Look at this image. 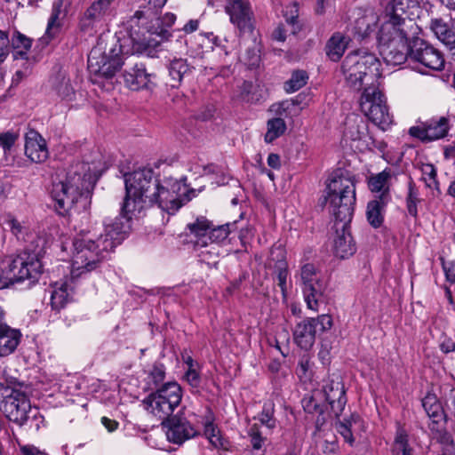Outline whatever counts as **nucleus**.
Instances as JSON below:
<instances>
[{"mask_svg":"<svg viewBox=\"0 0 455 455\" xmlns=\"http://www.w3.org/2000/svg\"><path fill=\"white\" fill-rule=\"evenodd\" d=\"M21 333L9 325H0V357L12 354L20 342Z\"/></svg>","mask_w":455,"mask_h":455,"instance_id":"30","label":"nucleus"},{"mask_svg":"<svg viewBox=\"0 0 455 455\" xmlns=\"http://www.w3.org/2000/svg\"><path fill=\"white\" fill-rule=\"evenodd\" d=\"M124 65L123 59H88V70L96 77L111 78Z\"/></svg>","mask_w":455,"mask_h":455,"instance_id":"23","label":"nucleus"},{"mask_svg":"<svg viewBox=\"0 0 455 455\" xmlns=\"http://www.w3.org/2000/svg\"><path fill=\"white\" fill-rule=\"evenodd\" d=\"M151 381L156 385L162 383L165 378V368L163 364H156L149 373Z\"/></svg>","mask_w":455,"mask_h":455,"instance_id":"60","label":"nucleus"},{"mask_svg":"<svg viewBox=\"0 0 455 455\" xmlns=\"http://www.w3.org/2000/svg\"><path fill=\"white\" fill-rule=\"evenodd\" d=\"M163 425L167 428L166 436L168 441L177 444L183 443L197 433L186 419L177 416L171 418Z\"/></svg>","mask_w":455,"mask_h":455,"instance_id":"17","label":"nucleus"},{"mask_svg":"<svg viewBox=\"0 0 455 455\" xmlns=\"http://www.w3.org/2000/svg\"><path fill=\"white\" fill-rule=\"evenodd\" d=\"M211 221L205 217H198L192 223H188L187 228L189 231L190 235H193L195 239L192 242L197 250L208 248V236L211 229Z\"/></svg>","mask_w":455,"mask_h":455,"instance_id":"28","label":"nucleus"},{"mask_svg":"<svg viewBox=\"0 0 455 455\" xmlns=\"http://www.w3.org/2000/svg\"><path fill=\"white\" fill-rule=\"evenodd\" d=\"M50 82L57 94L62 99L70 98L73 94V88L65 72H58L56 76L51 77Z\"/></svg>","mask_w":455,"mask_h":455,"instance_id":"39","label":"nucleus"},{"mask_svg":"<svg viewBox=\"0 0 455 455\" xmlns=\"http://www.w3.org/2000/svg\"><path fill=\"white\" fill-rule=\"evenodd\" d=\"M22 455H48L46 452L39 450L34 445H23L20 447Z\"/></svg>","mask_w":455,"mask_h":455,"instance_id":"64","label":"nucleus"},{"mask_svg":"<svg viewBox=\"0 0 455 455\" xmlns=\"http://www.w3.org/2000/svg\"><path fill=\"white\" fill-rule=\"evenodd\" d=\"M284 17L286 22L292 27L291 32L295 33V26L298 23L299 17V4L297 3H292L287 5L284 10Z\"/></svg>","mask_w":455,"mask_h":455,"instance_id":"53","label":"nucleus"},{"mask_svg":"<svg viewBox=\"0 0 455 455\" xmlns=\"http://www.w3.org/2000/svg\"><path fill=\"white\" fill-rule=\"evenodd\" d=\"M336 429L343 436L347 443H348L350 445H353L355 439L351 431V421H337Z\"/></svg>","mask_w":455,"mask_h":455,"instance_id":"54","label":"nucleus"},{"mask_svg":"<svg viewBox=\"0 0 455 455\" xmlns=\"http://www.w3.org/2000/svg\"><path fill=\"white\" fill-rule=\"evenodd\" d=\"M158 179L150 168H143L124 175L126 195L121 208V214L130 226V220L148 206Z\"/></svg>","mask_w":455,"mask_h":455,"instance_id":"4","label":"nucleus"},{"mask_svg":"<svg viewBox=\"0 0 455 455\" xmlns=\"http://www.w3.org/2000/svg\"><path fill=\"white\" fill-rule=\"evenodd\" d=\"M380 59H345L342 71L347 84L355 90L363 85L377 84L378 78L382 76Z\"/></svg>","mask_w":455,"mask_h":455,"instance_id":"9","label":"nucleus"},{"mask_svg":"<svg viewBox=\"0 0 455 455\" xmlns=\"http://www.w3.org/2000/svg\"><path fill=\"white\" fill-rule=\"evenodd\" d=\"M188 188L182 180L171 176L158 179L148 206L157 204L163 211L174 214L184 204L189 201Z\"/></svg>","mask_w":455,"mask_h":455,"instance_id":"7","label":"nucleus"},{"mask_svg":"<svg viewBox=\"0 0 455 455\" xmlns=\"http://www.w3.org/2000/svg\"><path fill=\"white\" fill-rule=\"evenodd\" d=\"M4 228L10 229V231L18 238L24 239L28 228L18 221L12 215H8L4 221Z\"/></svg>","mask_w":455,"mask_h":455,"instance_id":"49","label":"nucleus"},{"mask_svg":"<svg viewBox=\"0 0 455 455\" xmlns=\"http://www.w3.org/2000/svg\"><path fill=\"white\" fill-rule=\"evenodd\" d=\"M168 70L172 80L174 82L171 86L177 87L181 82L183 76L189 71V66L186 59H172Z\"/></svg>","mask_w":455,"mask_h":455,"instance_id":"42","label":"nucleus"},{"mask_svg":"<svg viewBox=\"0 0 455 455\" xmlns=\"http://www.w3.org/2000/svg\"><path fill=\"white\" fill-rule=\"evenodd\" d=\"M24 60L20 66V68H17L13 76L12 83L19 84L22 79L28 76L32 69V63L29 61V59H21Z\"/></svg>","mask_w":455,"mask_h":455,"instance_id":"58","label":"nucleus"},{"mask_svg":"<svg viewBox=\"0 0 455 455\" xmlns=\"http://www.w3.org/2000/svg\"><path fill=\"white\" fill-rule=\"evenodd\" d=\"M6 417L20 426L28 420L29 403L25 395H18L17 397L9 396L4 405Z\"/></svg>","mask_w":455,"mask_h":455,"instance_id":"22","label":"nucleus"},{"mask_svg":"<svg viewBox=\"0 0 455 455\" xmlns=\"http://www.w3.org/2000/svg\"><path fill=\"white\" fill-rule=\"evenodd\" d=\"M25 155L34 163H43L49 156L45 140L35 130L25 134Z\"/></svg>","mask_w":455,"mask_h":455,"instance_id":"19","label":"nucleus"},{"mask_svg":"<svg viewBox=\"0 0 455 455\" xmlns=\"http://www.w3.org/2000/svg\"><path fill=\"white\" fill-rule=\"evenodd\" d=\"M308 79V76L304 70H296L291 74V78L285 82L284 90L286 92H294L302 88Z\"/></svg>","mask_w":455,"mask_h":455,"instance_id":"47","label":"nucleus"},{"mask_svg":"<svg viewBox=\"0 0 455 455\" xmlns=\"http://www.w3.org/2000/svg\"><path fill=\"white\" fill-rule=\"evenodd\" d=\"M10 42L12 48L20 55L26 54L32 45V39L18 30L12 33Z\"/></svg>","mask_w":455,"mask_h":455,"instance_id":"48","label":"nucleus"},{"mask_svg":"<svg viewBox=\"0 0 455 455\" xmlns=\"http://www.w3.org/2000/svg\"><path fill=\"white\" fill-rule=\"evenodd\" d=\"M387 201H386V195L379 196V200H373L368 203L366 217L368 222L373 228H379L383 222L382 210Z\"/></svg>","mask_w":455,"mask_h":455,"instance_id":"36","label":"nucleus"},{"mask_svg":"<svg viewBox=\"0 0 455 455\" xmlns=\"http://www.w3.org/2000/svg\"><path fill=\"white\" fill-rule=\"evenodd\" d=\"M131 40L132 41V52H131L132 55L133 54H147V55H150L151 54V48L154 47L155 45H151L149 43H146V42H140V41H137L136 39L134 38H131ZM121 53L122 54H130L129 52H124V51H121Z\"/></svg>","mask_w":455,"mask_h":455,"instance_id":"56","label":"nucleus"},{"mask_svg":"<svg viewBox=\"0 0 455 455\" xmlns=\"http://www.w3.org/2000/svg\"><path fill=\"white\" fill-rule=\"evenodd\" d=\"M340 230L337 228L336 236L333 242V252L336 257L346 259L355 252V244L353 241L350 232L347 229V224L341 222Z\"/></svg>","mask_w":455,"mask_h":455,"instance_id":"26","label":"nucleus"},{"mask_svg":"<svg viewBox=\"0 0 455 455\" xmlns=\"http://www.w3.org/2000/svg\"><path fill=\"white\" fill-rule=\"evenodd\" d=\"M108 42L103 38H100L97 44L92 49L91 54L92 57H119L120 52H116L113 47H109L107 51Z\"/></svg>","mask_w":455,"mask_h":455,"instance_id":"50","label":"nucleus"},{"mask_svg":"<svg viewBox=\"0 0 455 455\" xmlns=\"http://www.w3.org/2000/svg\"><path fill=\"white\" fill-rule=\"evenodd\" d=\"M419 196V188L411 180L408 183V191L405 197V203L409 215L415 219L418 217V205L422 201Z\"/></svg>","mask_w":455,"mask_h":455,"instance_id":"41","label":"nucleus"},{"mask_svg":"<svg viewBox=\"0 0 455 455\" xmlns=\"http://www.w3.org/2000/svg\"><path fill=\"white\" fill-rule=\"evenodd\" d=\"M124 218H107L101 231L83 230L73 240L72 279L96 269L130 230Z\"/></svg>","mask_w":455,"mask_h":455,"instance_id":"1","label":"nucleus"},{"mask_svg":"<svg viewBox=\"0 0 455 455\" xmlns=\"http://www.w3.org/2000/svg\"><path fill=\"white\" fill-rule=\"evenodd\" d=\"M331 325L332 321L328 315L306 319L296 325L293 339L301 349L308 350L313 347L316 334L331 329Z\"/></svg>","mask_w":455,"mask_h":455,"instance_id":"12","label":"nucleus"},{"mask_svg":"<svg viewBox=\"0 0 455 455\" xmlns=\"http://www.w3.org/2000/svg\"><path fill=\"white\" fill-rule=\"evenodd\" d=\"M312 366L313 363L311 362L308 355H305L301 356L296 369V373L299 378L305 381L310 379L313 373Z\"/></svg>","mask_w":455,"mask_h":455,"instance_id":"51","label":"nucleus"},{"mask_svg":"<svg viewBox=\"0 0 455 455\" xmlns=\"http://www.w3.org/2000/svg\"><path fill=\"white\" fill-rule=\"evenodd\" d=\"M449 131V120L444 117L431 119L421 125L412 126L409 133L424 142L440 140L445 137Z\"/></svg>","mask_w":455,"mask_h":455,"instance_id":"15","label":"nucleus"},{"mask_svg":"<svg viewBox=\"0 0 455 455\" xmlns=\"http://www.w3.org/2000/svg\"><path fill=\"white\" fill-rule=\"evenodd\" d=\"M226 12L229 16L230 22L241 33L251 32L253 29V12L248 0H240L227 4Z\"/></svg>","mask_w":455,"mask_h":455,"instance_id":"13","label":"nucleus"},{"mask_svg":"<svg viewBox=\"0 0 455 455\" xmlns=\"http://www.w3.org/2000/svg\"><path fill=\"white\" fill-rule=\"evenodd\" d=\"M415 5V0H392L387 7L390 19L381 27L378 37L381 55L385 54L384 48H390L399 44H403L406 33L400 28L405 21L403 15Z\"/></svg>","mask_w":455,"mask_h":455,"instance_id":"6","label":"nucleus"},{"mask_svg":"<svg viewBox=\"0 0 455 455\" xmlns=\"http://www.w3.org/2000/svg\"><path fill=\"white\" fill-rule=\"evenodd\" d=\"M77 278L72 279V274L68 280L56 282L51 291V305L55 310H60L72 299L75 291V283Z\"/></svg>","mask_w":455,"mask_h":455,"instance_id":"24","label":"nucleus"},{"mask_svg":"<svg viewBox=\"0 0 455 455\" xmlns=\"http://www.w3.org/2000/svg\"><path fill=\"white\" fill-rule=\"evenodd\" d=\"M302 406L306 412L307 413H318L322 414L323 412V406L316 401L315 397L305 396L302 399Z\"/></svg>","mask_w":455,"mask_h":455,"instance_id":"55","label":"nucleus"},{"mask_svg":"<svg viewBox=\"0 0 455 455\" xmlns=\"http://www.w3.org/2000/svg\"><path fill=\"white\" fill-rule=\"evenodd\" d=\"M422 406L431 419L429 428L432 432L441 433L443 431V411L437 397L433 394H427L422 399Z\"/></svg>","mask_w":455,"mask_h":455,"instance_id":"27","label":"nucleus"},{"mask_svg":"<svg viewBox=\"0 0 455 455\" xmlns=\"http://www.w3.org/2000/svg\"><path fill=\"white\" fill-rule=\"evenodd\" d=\"M97 180L94 163L81 162L70 165L65 176L53 182L51 190L59 213L64 215L74 208L86 209L91 204V195Z\"/></svg>","mask_w":455,"mask_h":455,"instance_id":"2","label":"nucleus"},{"mask_svg":"<svg viewBox=\"0 0 455 455\" xmlns=\"http://www.w3.org/2000/svg\"><path fill=\"white\" fill-rule=\"evenodd\" d=\"M70 4V0H57L53 4L45 35L40 39L42 43L48 44L49 40L53 38L59 33L62 21L68 14Z\"/></svg>","mask_w":455,"mask_h":455,"instance_id":"20","label":"nucleus"},{"mask_svg":"<svg viewBox=\"0 0 455 455\" xmlns=\"http://www.w3.org/2000/svg\"><path fill=\"white\" fill-rule=\"evenodd\" d=\"M412 68L421 74H427V68L439 71L444 68V59H411Z\"/></svg>","mask_w":455,"mask_h":455,"instance_id":"45","label":"nucleus"},{"mask_svg":"<svg viewBox=\"0 0 455 455\" xmlns=\"http://www.w3.org/2000/svg\"><path fill=\"white\" fill-rule=\"evenodd\" d=\"M286 131V124L281 117H273L267 122V132L265 141L272 143L277 138L281 137Z\"/></svg>","mask_w":455,"mask_h":455,"instance_id":"44","label":"nucleus"},{"mask_svg":"<svg viewBox=\"0 0 455 455\" xmlns=\"http://www.w3.org/2000/svg\"><path fill=\"white\" fill-rule=\"evenodd\" d=\"M442 266L446 281L451 284H455V259L449 261L442 259Z\"/></svg>","mask_w":455,"mask_h":455,"instance_id":"61","label":"nucleus"},{"mask_svg":"<svg viewBox=\"0 0 455 455\" xmlns=\"http://www.w3.org/2000/svg\"><path fill=\"white\" fill-rule=\"evenodd\" d=\"M350 38L339 32L334 33L327 41L325 52L328 56L342 57L348 47Z\"/></svg>","mask_w":455,"mask_h":455,"instance_id":"37","label":"nucleus"},{"mask_svg":"<svg viewBox=\"0 0 455 455\" xmlns=\"http://www.w3.org/2000/svg\"><path fill=\"white\" fill-rule=\"evenodd\" d=\"M325 399L331 406V411L339 418L345 409L347 397L345 387L339 377L326 380L323 387Z\"/></svg>","mask_w":455,"mask_h":455,"instance_id":"16","label":"nucleus"},{"mask_svg":"<svg viewBox=\"0 0 455 455\" xmlns=\"http://www.w3.org/2000/svg\"><path fill=\"white\" fill-rule=\"evenodd\" d=\"M390 178V173L387 171H383L373 176L369 180V188L372 192L380 193L379 196L383 194L386 195V201L388 200V188H387V180Z\"/></svg>","mask_w":455,"mask_h":455,"instance_id":"46","label":"nucleus"},{"mask_svg":"<svg viewBox=\"0 0 455 455\" xmlns=\"http://www.w3.org/2000/svg\"><path fill=\"white\" fill-rule=\"evenodd\" d=\"M429 28L438 40L451 49L455 48V18L432 19Z\"/></svg>","mask_w":455,"mask_h":455,"instance_id":"21","label":"nucleus"},{"mask_svg":"<svg viewBox=\"0 0 455 455\" xmlns=\"http://www.w3.org/2000/svg\"><path fill=\"white\" fill-rule=\"evenodd\" d=\"M263 90L256 84L243 81L234 93V98L246 103H258L263 99Z\"/></svg>","mask_w":455,"mask_h":455,"instance_id":"32","label":"nucleus"},{"mask_svg":"<svg viewBox=\"0 0 455 455\" xmlns=\"http://www.w3.org/2000/svg\"><path fill=\"white\" fill-rule=\"evenodd\" d=\"M123 77L127 88L132 91L152 90L155 86L151 81L152 75L148 73L143 63H125Z\"/></svg>","mask_w":455,"mask_h":455,"instance_id":"14","label":"nucleus"},{"mask_svg":"<svg viewBox=\"0 0 455 455\" xmlns=\"http://www.w3.org/2000/svg\"><path fill=\"white\" fill-rule=\"evenodd\" d=\"M247 435L251 450L248 455H266V445L269 432L262 429L259 423L249 424Z\"/></svg>","mask_w":455,"mask_h":455,"instance_id":"29","label":"nucleus"},{"mask_svg":"<svg viewBox=\"0 0 455 455\" xmlns=\"http://www.w3.org/2000/svg\"><path fill=\"white\" fill-rule=\"evenodd\" d=\"M235 222L227 223L224 225L217 226L212 228L211 224V229L209 232L208 240L211 241V243H208V248L205 250H202L200 252L203 260L208 261H215V259L219 257V248L217 244L224 243L228 235L232 232V228H235Z\"/></svg>","mask_w":455,"mask_h":455,"instance_id":"18","label":"nucleus"},{"mask_svg":"<svg viewBox=\"0 0 455 455\" xmlns=\"http://www.w3.org/2000/svg\"><path fill=\"white\" fill-rule=\"evenodd\" d=\"M412 451L406 431L399 427L392 446L393 455H412Z\"/></svg>","mask_w":455,"mask_h":455,"instance_id":"43","label":"nucleus"},{"mask_svg":"<svg viewBox=\"0 0 455 455\" xmlns=\"http://www.w3.org/2000/svg\"><path fill=\"white\" fill-rule=\"evenodd\" d=\"M43 272V264L38 254L27 251L19 255L8 256L0 261V289L28 281L36 283Z\"/></svg>","mask_w":455,"mask_h":455,"instance_id":"5","label":"nucleus"},{"mask_svg":"<svg viewBox=\"0 0 455 455\" xmlns=\"http://www.w3.org/2000/svg\"><path fill=\"white\" fill-rule=\"evenodd\" d=\"M17 136L12 132L0 133V145L4 151L10 150L14 145Z\"/></svg>","mask_w":455,"mask_h":455,"instance_id":"62","label":"nucleus"},{"mask_svg":"<svg viewBox=\"0 0 455 455\" xmlns=\"http://www.w3.org/2000/svg\"><path fill=\"white\" fill-rule=\"evenodd\" d=\"M428 55H439L438 51L427 41L415 37L407 44L405 57H427Z\"/></svg>","mask_w":455,"mask_h":455,"instance_id":"35","label":"nucleus"},{"mask_svg":"<svg viewBox=\"0 0 455 455\" xmlns=\"http://www.w3.org/2000/svg\"><path fill=\"white\" fill-rule=\"evenodd\" d=\"M176 16L173 13L167 12L162 18H156L151 21L148 32L153 35L165 36L168 34V28L175 22Z\"/></svg>","mask_w":455,"mask_h":455,"instance_id":"40","label":"nucleus"},{"mask_svg":"<svg viewBox=\"0 0 455 455\" xmlns=\"http://www.w3.org/2000/svg\"><path fill=\"white\" fill-rule=\"evenodd\" d=\"M9 44L10 40L8 34L0 30V57H4L8 54Z\"/></svg>","mask_w":455,"mask_h":455,"instance_id":"63","label":"nucleus"},{"mask_svg":"<svg viewBox=\"0 0 455 455\" xmlns=\"http://www.w3.org/2000/svg\"><path fill=\"white\" fill-rule=\"evenodd\" d=\"M301 107L299 103L292 99L284 100L282 101L273 103L268 112L275 116V117L292 118L299 115Z\"/></svg>","mask_w":455,"mask_h":455,"instance_id":"33","label":"nucleus"},{"mask_svg":"<svg viewBox=\"0 0 455 455\" xmlns=\"http://www.w3.org/2000/svg\"><path fill=\"white\" fill-rule=\"evenodd\" d=\"M183 363L187 369L184 374V380L193 388H198L201 385V364L195 361L188 353L182 354Z\"/></svg>","mask_w":455,"mask_h":455,"instance_id":"34","label":"nucleus"},{"mask_svg":"<svg viewBox=\"0 0 455 455\" xmlns=\"http://www.w3.org/2000/svg\"><path fill=\"white\" fill-rule=\"evenodd\" d=\"M181 387L176 382H168L150 394L143 401L145 410L162 420V424L170 419L175 408L180 403Z\"/></svg>","mask_w":455,"mask_h":455,"instance_id":"8","label":"nucleus"},{"mask_svg":"<svg viewBox=\"0 0 455 455\" xmlns=\"http://www.w3.org/2000/svg\"><path fill=\"white\" fill-rule=\"evenodd\" d=\"M215 112V105L213 103H206L196 112L195 118L200 121H208L213 117Z\"/></svg>","mask_w":455,"mask_h":455,"instance_id":"57","label":"nucleus"},{"mask_svg":"<svg viewBox=\"0 0 455 455\" xmlns=\"http://www.w3.org/2000/svg\"><path fill=\"white\" fill-rule=\"evenodd\" d=\"M423 179L428 188H435L436 195H440L441 191L438 188V182L436 181V171L433 164H426L422 168Z\"/></svg>","mask_w":455,"mask_h":455,"instance_id":"52","label":"nucleus"},{"mask_svg":"<svg viewBox=\"0 0 455 455\" xmlns=\"http://www.w3.org/2000/svg\"><path fill=\"white\" fill-rule=\"evenodd\" d=\"M204 435L208 439L209 443L215 449L228 450L229 442L226 439L220 430L216 425L213 424V418L209 413L203 421Z\"/></svg>","mask_w":455,"mask_h":455,"instance_id":"31","label":"nucleus"},{"mask_svg":"<svg viewBox=\"0 0 455 455\" xmlns=\"http://www.w3.org/2000/svg\"><path fill=\"white\" fill-rule=\"evenodd\" d=\"M116 0H95L85 10L81 19L82 29L92 28L96 23L100 22L110 10L111 4Z\"/></svg>","mask_w":455,"mask_h":455,"instance_id":"25","label":"nucleus"},{"mask_svg":"<svg viewBox=\"0 0 455 455\" xmlns=\"http://www.w3.org/2000/svg\"><path fill=\"white\" fill-rule=\"evenodd\" d=\"M275 404L272 402L265 403L262 411L258 415L256 419L262 429L272 434L273 430L276 427V419L274 417Z\"/></svg>","mask_w":455,"mask_h":455,"instance_id":"38","label":"nucleus"},{"mask_svg":"<svg viewBox=\"0 0 455 455\" xmlns=\"http://www.w3.org/2000/svg\"><path fill=\"white\" fill-rule=\"evenodd\" d=\"M324 201L328 205L329 212L336 221L349 223L355 204L354 177L343 170L333 172L327 183Z\"/></svg>","mask_w":455,"mask_h":455,"instance_id":"3","label":"nucleus"},{"mask_svg":"<svg viewBox=\"0 0 455 455\" xmlns=\"http://www.w3.org/2000/svg\"><path fill=\"white\" fill-rule=\"evenodd\" d=\"M360 107L363 114L382 130L387 129L393 124V116L379 84L364 88L360 98Z\"/></svg>","mask_w":455,"mask_h":455,"instance_id":"10","label":"nucleus"},{"mask_svg":"<svg viewBox=\"0 0 455 455\" xmlns=\"http://www.w3.org/2000/svg\"><path fill=\"white\" fill-rule=\"evenodd\" d=\"M301 287L307 307L317 311L319 301L325 290V283L321 272L312 263H305L299 267L295 276Z\"/></svg>","mask_w":455,"mask_h":455,"instance_id":"11","label":"nucleus"},{"mask_svg":"<svg viewBox=\"0 0 455 455\" xmlns=\"http://www.w3.org/2000/svg\"><path fill=\"white\" fill-rule=\"evenodd\" d=\"M287 278H288V269L286 267H279L276 274L277 285L279 286L283 298L285 299L287 297Z\"/></svg>","mask_w":455,"mask_h":455,"instance_id":"59","label":"nucleus"}]
</instances>
